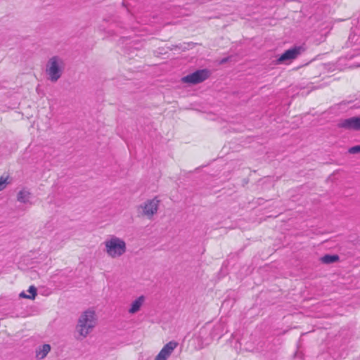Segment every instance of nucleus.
Instances as JSON below:
<instances>
[{"instance_id": "9", "label": "nucleus", "mask_w": 360, "mask_h": 360, "mask_svg": "<svg viewBox=\"0 0 360 360\" xmlns=\"http://www.w3.org/2000/svg\"><path fill=\"white\" fill-rule=\"evenodd\" d=\"M177 346V342L174 340L169 341L163 346L154 360H167Z\"/></svg>"}, {"instance_id": "5", "label": "nucleus", "mask_w": 360, "mask_h": 360, "mask_svg": "<svg viewBox=\"0 0 360 360\" xmlns=\"http://www.w3.org/2000/svg\"><path fill=\"white\" fill-rule=\"evenodd\" d=\"M305 51V48L302 46H295L286 50L280 55L276 60V64H290L292 60L296 59Z\"/></svg>"}, {"instance_id": "8", "label": "nucleus", "mask_w": 360, "mask_h": 360, "mask_svg": "<svg viewBox=\"0 0 360 360\" xmlns=\"http://www.w3.org/2000/svg\"><path fill=\"white\" fill-rule=\"evenodd\" d=\"M338 127L346 130L358 131L360 129V117H353L341 120L338 123Z\"/></svg>"}, {"instance_id": "16", "label": "nucleus", "mask_w": 360, "mask_h": 360, "mask_svg": "<svg viewBox=\"0 0 360 360\" xmlns=\"http://www.w3.org/2000/svg\"><path fill=\"white\" fill-rule=\"evenodd\" d=\"M226 60H227V59H224V60H221V63H222L226 62Z\"/></svg>"}, {"instance_id": "7", "label": "nucleus", "mask_w": 360, "mask_h": 360, "mask_svg": "<svg viewBox=\"0 0 360 360\" xmlns=\"http://www.w3.org/2000/svg\"><path fill=\"white\" fill-rule=\"evenodd\" d=\"M16 200L20 204L24 205H32L33 204V194L31 189L26 186H22L18 189L16 193Z\"/></svg>"}, {"instance_id": "15", "label": "nucleus", "mask_w": 360, "mask_h": 360, "mask_svg": "<svg viewBox=\"0 0 360 360\" xmlns=\"http://www.w3.org/2000/svg\"><path fill=\"white\" fill-rule=\"evenodd\" d=\"M348 152L350 154H356L360 153V145L355 146L349 148Z\"/></svg>"}, {"instance_id": "4", "label": "nucleus", "mask_w": 360, "mask_h": 360, "mask_svg": "<svg viewBox=\"0 0 360 360\" xmlns=\"http://www.w3.org/2000/svg\"><path fill=\"white\" fill-rule=\"evenodd\" d=\"M160 202L161 200L157 196L147 199L136 207L138 217L148 220L153 219L158 212Z\"/></svg>"}, {"instance_id": "1", "label": "nucleus", "mask_w": 360, "mask_h": 360, "mask_svg": "<svg viewBox=\"0 0 360 360\" xmlns=\"http://www.w3.org/2000/svg\"><path fill=\"white\" fill-rule=\"evenodd\" d=\"M98 318L94 308L83 311L79 316L75 326L76 339L83 340L86 338L98 325Z\"/></svg>"}, {"instance_id": "3", "label": "nucleus", "mask_w": 360, "mask_h": 360, "mask_svg": "<svg viewBox=\"0 0 360 360\" xmlns=\"http://www.w3.org/2000/svg\"><path fill=\"white\" fill-rule=\"evenodd\" d=\"M65 68V60L60 56H51L47 60L45 67L47 79L52 83L57 82L62 77Z\"/></svg>"}, {"instance_id": "14", "label": "nucleus", "mask_w": 360, "mask_h": 360, "mask_svg": "<svg viewBox=\"0 0 360 360\" xmlns=\"http://www.w3.org/2000/svg\"><path fill=\"white\" fill-rule=\"evenodd\" d=\"M8 179V176H1L0 177V191L4 190L7 185L9 184Z\"/></svg>"}, {"instance_id": "13", "label": "nucleus", "mask_w": 360, "mask_h": 360, "mask_svg": "<svg viewBox=\"0 0 360 360\" xmlns=\"http://www.w3.org/2000/svg\"><path fill=\"white\" fill-rule=\"evenodd\" d=\"M339 260V257L336 255H326L321 258V261L324 264H331Z\"/></svg>"}, {"instance_id": "10", "label": "nucleus", "mask_w": 360, "mask_h": 360, "mask_svg": "<svg viewBox=\"0 0 360 360\" xmlns=\"http://www.w3.org/2000/svg\"><path fill=\"white\" fill-rule=\"evenodd\" d=\"M146 297L144 295H140L133 300L127 309V313L130 315L136 314L139 312L146 302Z\"/></svg>"}, {"instance_id": "2", "label": "nucleus", "mask_w": 360, "mask_h": 360, "mask_svg": "<svg viewBox=\"0 0 360 360\" xmlns=\"http://www.w3.org/2000/svg\"><path fill=\"white\" fill-rule=\"evenodd\" d=\"M102 245L104 253L111 259H119L128 251L125 239L115 234L108 235Z\"/></svg>"}, {"instance_id": "11", "label": "nucleus", "mask_w": 360, "mask_h": 360, "mask_svg": "<svg viewBox=\"0 0 360 360\" xmlns=\"http://www.w3.org/2000/svg\"><path fill=\"white\" fill-rule=\"evenodd\" d=\"M51 351V346L49 344H44L38 347L36 350V357L38 359H44Z\"/></svg>"}, {"instance_id": "6", "label": "nucleus", "mask_w": 360, "mask_h": 360, "mask_svg": "<svg viewBox=\"0 0 360 360\" xmlns=\"http://www.w3.org/2000/svg\"><path fill=\"white\" fill-rule=\"evenodd\" d=\"M210 76V72L207 69H202L195 71L181 79V82L188 84H197L206 80Z\"/></svg>"}, {"instance_id": "12", "label": "nucleus", "mask_w": 360, "mask_h": 360, "mask_svg": "<svg viewBox=\"0 0 360 360\" xmlns=\"http://www.w3.org/2000/svg\"><path fill=\"white\" fill-rule=\"evenodd\" d=\"M27 291L29 294H26L25 292H21L19 295L20 297L32 300H34L37 295V288L34 285H30Z\"/></svg>"}]
</instances>
